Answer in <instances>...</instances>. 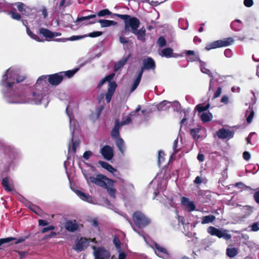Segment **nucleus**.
<instances>
[{"mask_svg":"<svg viewBox=\"0 0 259 259\" xmlns=\"http://www.w3.org/2000/svg\"><path fill=\"white\" fill-rule=\"evenodd\" d=\"M187 60L188 62L199 61L200 63L202 62V61L200 60L199 56H192L191 57L187 58Z\"/></svg>","mask_w":259,"mask_h":259,"instance_id":"52","label":"nucleus"},{"mask_svg":"<svg viewBox=\"0 0 259 259\" xmlns=\"http://www.w3.org/2000/svg\"><path fill=\"white\" fill-rule=\"evenodd\" d=\"M90 240L88 238L81 237L75 242V245L72 248L77 252H80L86 249L89 245Z\"/></svg>","mask_w":259,"mask_h":259,"instance_id":"11","label":"nucleus"},{"mask_svg":"<svg viewBox=\"0 0 259 259\" xmlns=\"http://www.w3.org/2000/svg\"><path fill=\"white\" fill-rule=\"evenodd\" d=\"M243 157L245 160L248 161L250 158V154L248 151H245L243 153Z\"/></svg>","mask_w":259,"mask_h":259,"instance_id":"64","label":"nucleus"},{"mask_svg":"<svg viewBox=\"0 0 259 259\" xmlns=\"http://www.w3.org/2000/svg\"><path fill=\"white\" fill-rule=\"evenodd\" d=\"M100 152L103 157L107 160H110L114 156L113 148L109 145L103 146L101 149Z\"/></svg>","mask_w":259,"mask_h":259,"instance_id":"13","label":"nucleus"},{"mask_svg":"<svg viewBox=\"0 0 259 259\" xmlns=\"http://www.w3.org/2000/svg\"><path fill=\"white\" fill-rule=\"evenodd\" d=\"M103 32L102 31H94L93 32H91L88 34H85L87 37H96L101 36L102 35Z\"/></svg>","mask_w":259,"mask_h":259,"instance_id":"48","label":"nucleus"},{"mask_svg":"<svg viewBox=\"0 0 259 259\" xmlns=\"http://www.w3.org/2000/svg\"><path fill=\"white\" fill-rule=\"evenodd\" d=\"M13 5L17 6L18 10L22 13V15L28 16L29 15L31 9L23 3L17 2Z\"/></svg>","mask_w":259,"mask_h":259,"instance_id":"17","label":"nucleus"},{"mask_svg":"<svg viewBox=\"0 0 259 259\" xmlns=\"http://www.w3.org/2000/svg\"><path fill=\"white\" fill-rule=\"evenodd\" d=\"M132 219L135 225L140 229L146 227L151 223V220L140 211L134 212Z\"/></svg>","mask_w":259,"mask_h":259,"instance_id":"5","label":"nucleus"},{"mask_svg":"<svg viewBox=\"0 0 259 259\" xmlns=\"http://www.w3.org/2000/svg\"><path fill=\"white\" fill-rule=\"evenodd\" d=\"M116 145L119 151H120L121 153H123L125 150V145L123 140L121 138L116 140Z\"/></svg>","mask_w":259,"mask_h":259,"instance_id":"27","label":"nucleus"},{"mask_svg":"<svg viewBox=\"0 0 259 259\" xmlns=\"http://www.w3.org/2000/svg\"><path fill=\"white\" fill-rule=\"evenodd\" d=\"M55 227L51 225V226H49L47 227H46V228H44L42 230H41V233H45L47 232H48L49 231H50V230H53L55 229Z\"/></svg>","mask_w":259,"mask_h":259,"instance_id":"58","label":"nucleus"},{"mask_svg":"<svg viewBox=\"0 0 259 259\" xmlns=\"http://www.w3.org/2000/svg\"><path fill=\"white\" fill-rule=\"evenodd\" d=\"M172 54L173 50L170 48H166L161 51V54L160 55L166 58H170L172 57Z\"/></svg>","mask_w":259,"mask_h":259,"instance_id":"29","label":"nucleus"},{"mask_svg":"<svg viewBox=\"0 0 259 259\" xmlns=\"http://www.w3.org/2000/svg\"><path fill=\"white\" fill-rule=\"evenodd\" d=\"M181 203L183 205L187 207L190 211H194L196 208L194 203L190 201L189 199L187 197H183L181 199Z\"/></svg>","mask_w":259,"mask_h":259,"instance_id":"20","label":"nucleus"},{"mask_svg":"<svg viewBox=\"0 0 259 259\" xmlns=\"http://www.w3.org/2000/svg\"><path fill=\"white\" fill-rule=\"evenodd\" d=\"M84 177L88 183L95 184L106 189L110 196L113 198L115 197L116 189L114 188L115 182L114 180L102 174H98L96 177L84 175Z\"/></svg>","mask_w":259,"mask_h":259,"instance_id":"2","label":"nucleus"},{"mask_svg":"<svg viewBox=\"0 0 259 259\" xmlns=\"http://www.w3.org/2000/svg\"><path fill=\"white\" fill-rule=\"evenodd\" d=\"M166 42L165 38L162 36L159 37L157 42L158 46L161 48L164 47L166 45Z\"/></svg>","mask_w":259,"mask_h":259,"instance_id":"49","label":"nucleus"},{"mask_svg":"<svg viewBox=\"0 0 259 259\" xmlns=\"http://www.w3.org/2000/svg\"><path fill=\"white\" fill-rule=\"evenodd\" d=\"M234 40L232 37H228L223 40H218L214 41L206 45L205 49L209 51L211 49H217L221 47H227L230 46Z\"/></svg>","mask_w":259,"mask_h":259,"instance_id":"9","label":"nucleus"},{"mask_svg":"<svg viewBox=\"0 0 259 259\" xmlns=\"http://www.w3.org/2000/svg\"><path fill=\"white\" fill-rule=\"evenodd\" d=\"M131 56V54L130 53L127 56L123 57L118 62L123 65V66L127 63L128 60Z\"/></svg>","mask_w":259,"mask_h":259,"instance_id":"53","label":"nucleus"},{"mask_svg":"<svg viewBox=\"0 0 259 259\" xmlns=\"http://www.w3.org/2000/svg\"><path fill=\"white\" fill-rule=\"evenodd\" d=\"M76 194L82 200L84 201H89V199L91 198L89 195H87L79 190L77 191Z\"/></svg>","mask_w":259,"mask_h":259,"instance_id":"41","label":"nucleus"},{"mask_svg":"<svg viewBox=\"0 0 259 259\" xmlns=\"http://www.w3.org/2000/svg\"><path fill=\"white\" fill-rule=\"evenodd\" d=\"M234 186L235 187H237L242 190H248L250 191H252L254 190L250 186H246L244 183H243L241 182L236 183L234 184Z\"/></svg>","mask_w":259,"mask_h":259,"instance_id":"34","label":"nucleus"},{"mask_svg":"<svg viewBox=\"0 0 259 259\" xmlns=\"http://www.w3.org/2000/svg\"><path fill=\"white\" fill-rule=\"evenodd\" d=\"M99 17H104L106 15L116 16L124 21V30L126 32H131L137 36V39L142 42L146 40V29L142 27L139 30L138 28L140 26V22L139 19L135 17H132L127 14H119L112 13L108 9H103L97 13Z\"/></svg>","mask_w":259,"mask_h":259,"instance_id":"1","label":"nucleus"},{"mask_svg":"<svg viewBox=\"0 0 259 259\" xmlns=\"http://www.w3.org/2000/svg\"><path fill=\"white\" fill-rule=\"evenodd\" d=\"M65 1L66 0H61L58 7L57 8L58 12H63L65 10V8L67 6L65 5Z\"/></svg>","mask_w":259,"mask_h":259,"instance_id":"50","label":"nucleus"},{"mask_svg":"<svg viewBox=\"0 0 259 259\" xmlns=\"http://www.w3.org/2000/svg\"><path fill=\"white\" fill-rule=\"evenodd\" d=\"M217 135L219 139H222L232 138L234 136V132L228 129L222 128L217 132Z\"/></svg>","mask_w":259,"mask_h":259,"instance_id":"14","label":"nucleus"},{"mask_svg":"<svg viewBox=\"0 0 259 259\" xmlns=\"http://www.w3.org/2000/svg\"><path fill=\"white\" fill-rule=\"evenodd\" d=\"M155 248L156 250V252L162 254H168V252L166 249L160 246L159 244L155 243Z\"/></svg>","mask_w":259,"mask_h":259,"instance_id":"37","label":"nucleus"},{"mask_svg":"<svg viewBox=\"0 0 259 259\" xmlns=\"http://www.w3.org/2000/svg\"><path fill=\"white\" fill-rule=\"evenodd\" d=\"M104 108V106L103 105L100 106L96 109L95 112L92 113L91 114V118L94 121L98 120Z\"/></svg>","mask_w":259,"mask_h":259,"instance_id":"23","label":"nucleus"},{"mask_svg":"<svg viewBox=\"0 0 259 259\" xmlns=\"http://www.w3.org/2000/svg\"><path fill=\"white\" fill-rule=\"evenodd\" d=\"M39 85L38 84L36 87L35 84L33 88H29L26 89L25 94L23 96L27 100V102H34L35 104L40 103L41 98L40 95L39 93L34 91V90Z\"/></svg>","mask_w":259,"mask_h":259,"instance_id":"6","label":"nucleus"},{"mask_svg":"<svg viewBox=\"0 0 259 259\" xmlns=\"http://www.w3.org/2000/svg\"><path fill=\"white\" fill-rule=\"evenodd\" d=\"M113 242L117 248H120L121 247V242L119 238L117 236H115L113 240Z\"/></svg>","mask_w":259,"mask_h":259,"instance_id":"51","label":"nucleus"},{"mask_svg":"<svg viewBox=\"0 0 259 259\" xmlns=\"http://www.w3.org/2000/svg\"><path fill=\"white\" fill-rule=\"evenodd\" d=\"M9 70H7L6 73L2 76V79L1 81V85L7 89L9 90L14 87L15 83L14 82H7V80L8 78V72Z\"/></svg>","mask_w":259,"mask_h":259,"instance_id":"18","label":"nucleus"},{"mask_svg":"<svg viewBox=\"0 0 259 259\" xmlns=\"http://www.w3.org/2000/svg\"><path fill=\"white\" fill-rule=\"evenodd\" d=\"M164 155H165V154H164V152L163 151H162V150L159 151V152H158V162L159 165H160L162 162H164Z\"/></svg>","mask_w":259,"mask_h":259,"instance_id":"47","label":"nucleus"},{"mask_svg":"<svg viewBox=\"0 0 259 259\" xmlns=\"http://www.w3.org/2000/svg\"><path fill=\"white\" fill-rule=\"evenodd\" d=\"M99 164L104 168L107 169L108 171L112 173L113 176L117 178L120 179H121V174L120 172L115 168H114L111 165L108 163L106 162L103 161H99Z\"/></svg>","mask_w":259,"mask_h":259,"instance_id":"12","label":"nucleus"},{"mask_svg":"<svg viewBox=\"0 0 259 259\" xmlns=\"http://www.w3.org/2000/svg\"><path fill=\"white\" fill-rule=\"evenodd\" d=\"M93 155V152L90 150L86 151L83 154V157L85 160H88Z\"/></svg>","mask_w":259,"mask_h":259,"instance_id":"56","label":"nucleus"},{"mask_svg":"<svg viewBox=\"0 0 259 259\" xmlns=\"http://www.w3.org/2000/svg\"><path fill=\"white\" fill-rule=\"evenodd\" d=\"M248 113L249 115L247 116L246 121L248 123H250L252 121L254 114L253 108L251 107L250 106H249V109L246 111V114Z\"/></svg>","mask_w":259,"mask_h":259,"instance_id":"38","label":"nucleus"},{"mask_svg":"<svg viewBox=\"0 0 259 259\" xmlns=\"http://www.w3.org/2000/svg\"><path fill=\"white\" fill-rule=\"evenodd\" d=\"M27 206L28 208L37 214H39V213L41 211V209L39 207L30 202H29Z\"/></svg>","mask_w":259,"mask_h":259,"instance_id":"42","label":"nucleus"},{"mask_svg":"<svg viewBox=\"0 0 259 259\" xmlns=\"http://www.w3.org/2000/svg\"><path fill=\"white\" fill-rule=\"evenodd\" d=\"M65 228L70 232H74L78 229L79 226L76 220H68L65 223Z\"/></svg>","mask_w":259,"mask_h":259,"instance_id":"16","label":"nucleus"},{"mask_svg":"<svg viewBox=\"0 0 259 259\" xmlns=\"http://www.w3.org/2000/svg\"><path fill=\"white\" fill-rule=\"evenodd\" d=\"M96 16L97 15L96 14H93V15H90L86 16H82V17H77L76 22H82L84 20H90L91 19H94L96 17Z\"/></svg>","mask_w":259,"mask_h":259,"instance_id":"43","label":"nucleus"},{"mask_svg":"<svg viewBox=\"0 0 259 259\" xmlns=\"http://www.w3.org/2000/svg\"><path fill=\"white\" fill-rule=\"evenodd\" d=\"M132 121L131 116H128L124 120L119 121V119L115 120L114 126L111 131V136L112 138L117 140L120 137V128L124 125L129 124Z\"/></svg>","mask_w":259,"mask_h":259,"instance_id":"7","label":"nucleus"},{"mask_svg":"<svg viewBox=\"0 0 259 259\" xmlns=\"http://www.w3.org/2000/svg\"><path fill=\"white\" fill-rule=\"evenodd\" d=\"M156 65L154 60L151 57H147L143 60V66L139 70L136 79L130 89V92H134L138 87L141 81L142 75L145 70H155Z\"/></svg>","mask_w":259,"mask_h":259,"instance_id":"3","label":"nucleus"},{"mask_svg":"<svg viewBox=\"0 0 259 259\" xmlns=\"http://www.w3.org/2000/svg\"><path fill=\"white\" fill-rule=\"evenodd\" d=\"M253 198L255 202L259 205V191H257L254 193Z\"/></svg>","mask_w":259,"mask_h":259,"instance_id":"63","label":"nucleus"},{"mask_svg":"<svg viewBox=\"0 0 259 259\" xmlns=\"http://www.w3.org/2000/svg\"><path fill=\"white\" fill-rule=\"evenodd\" d=\"M79 142L78 141H74L72 139V150L74 153H76V148L79 146Z\"/></svg>","mask_w":259,"mask_h":259,"instance_id":"55","label":"nucleus"},{"mask_svg":"<svg viewBox=\"0 0 259 259\" xmlns=\"http://www.w3.org/2000/svg\"><path fill=\"white\" fill-rule=\"evenodd\" d=\"M115 76V73H111L102 78L98 84L97 88L100 89L106 81H111Z\"/></svg>","mask_w":259,"mask_h":259,"instance_id":"25","label":"nucleus"},{"mask_svg":"<svg viewBox=\"0 0 259 259\" xmlns=\"http://www.w3.org/2000/svg\"><path fill=\"white\" fill-rule=\"evenodd\" d=\"M28 238V236H24L21 237L18 239H17L15 237H8L5 238H1L0 239V246L3 245V244L9 243L12 241H15L14 242V244H17L23 242L25 241L26 239H27Z\"/></svg>","mask_w":259,"mask_h":259,"instance_id":"15","label":"nucleus"},{"mask_svg":"<svg viewBox=\"0 0 259 259\" xmlns=\"http://www.w3.org/2000/svg\"><path fill=\"white\" fill-rule=\"evenodd\" d=\"M201 120L203 122H207L210 121L212 118V114L208 112H204L202 113L200 115Z\"/></svg>","mask_w":259,"mask_h":259,"instance_id":"28","label":"nucleus"},{"mask_svg":"<svg viewBox=\"0 0 259 259\" xmlns=\"http://www.w3.org/2000/svg\"><path fill=\"white\" fill-rule=\"evenodd\" d=\"M39 34L45 37L47 41H50L53 38V32L46 28H40Z\"/></svg>","mask_w":259,"mask_h":259,"instance_id":"19","label":"nucleus"},{"mask_svg":"<svg viewBox=\"0 0 259 259\" xmlns=\"http://www.w3.org/2000/svg\"><path fill=\"white\" fill-rule=\"evenodd\" d=\"M119 40L121 44H128L129 42V40L127 39V38H125L123 35L119 36Z\"/></svg>","mask_w":259,"mask_h":259,"instance_id":"60","label":"nucleus"},{"mask_svg":"<svg viewBox=\"0 0 259 259\" xmlns=\"http://www.w3.org/2000/svg\"><path fill=\"white\" fill-rule=\"evenodd\" d=\"M78 68H76L73 70H70L66 71H61V73L62 74L63 78L65 76H66L68 78H70L75 74V73L78 71Z\"/></svg>","mask_w":259,"mask_h":259,"instance_id":"31","label":"nucleus"},{"mask_svg":"<svg viewBox=\"0 0 259 259\" xmlns=\"http://www.w3.org/2000/svg\"><path fill=\"white\" fill-rule=\"evenodd\" d=\"M90 223H91L92 225L96 228H98V230L100 229L99 226V223L98 219L96 218H95L92 220L90 221Z\"/></svg>","mask_w":259,"mask_h":259,"instance_id":"54","label":"nucleus"},{"mask_svg":"<svg viewBox=\"0 0 259 259\" xmlns=\"http://www.w3.org/2000/svg\"><path fill=\"white\" fill-rule=\"evenodd\" d=\"M113 94V93L107 92V93L106 94V100L107 103H109L110 102Z\"/></svg>","mask_w":259,"mask_h":259,"instance_id":"61","label":"nucleus"},{"mask_svg":"<svg viewBox=\"0 0 259 259\" xmlns=\"http://www.w3.org/2000/svg\"><path fill=\"white\" fill-rule=\"evenodd\" d=\"M253 210V207L250 205H245L243 207L242 211L245 218L251 214Z\"/></svg>","mask_w":259,"mask_h":259,"instance_id":"26","label":"nucleus"},{"mask_svg":"<svg viewBox=\"0 0 259 259\" xmlns=\"http://www.w3.org/2000/svg\"><path fill=\"white\" fill-rule=\"evenodd\" d=\"M47 79L52 85L57 86L62 81L63 78L61 72L51 75H41L37 79L35 86L41 84L42 81H46Z\"/></svg>","mask_w":259,"mask_h":259,"instance_id":"4","label":"nucleus"},{"mask_svg":"<svg viewBox=\"0 0 259 259\" xmlns=\"http://www.w3.org/2000/svg\"><path fill=\"white\" fill-rule=\"evenodd\" d=\"M109 82V87L107 90V92L114 93V92L115 91V89L117 87V84L115 81H108Z\"/></svg>","mask_w":259,"mask_h":259,"instance_id":"44","label":"nucleus"},{"mask_svg":"<svg viewBox=\"0 0 259 259\" xmlns=\"http://www.w3.org/2000/svg\"><path fill=\"white\" fill-rule=\"evenodd\" d=\"M253 4V0H244V5L247 7H250Z\"/></svg>","mask_w":259,"mask_h":259,"instance_id":"62","label":"nucleus"},{"mask_svg":"<svg viewBox=\"0 0 259 259\" xmlns=\"http://www.w3.org/2000/svg\"><path fill=\"white\" fill-rule=\"evenodd\" d=\"M215 220V216L210 214L208 215H206L203 217L202 218L201 224H206L210 223H212Z\"/></svg>","mask_w":259,"mask_h":259,"instance_id":"30","label":"nucleus"},{"mask_svg":"<svg viewBox=\"0 0 259 259\" xmlns=\"http://www.w3.org/2000/svg\"><path fill=\"white\" fill-rule=\"evenodd\" d=\"M98 22L101 24L102 27H107L112 25H116L117 23L112 20L100 19Z\"/></svg>","mask_w":259,"mask_h":259,"instance_id":"24","label":"nucleus"},{"mask_svg":"<svg viewBox=\"0 0 259 259\" xmlns=\"http://www.w3.org/2000/svg\"><path fill=\"white\" fill-rule=\"evenodd\" d=\"M251 230L252 231L256 232L259 230V222H255L251 226Z\"/></svg>","mask_w":259,"mask_h":259,"instance_id":"57","label":"nucleus"},{"mask_svg":"<svg viewBox=\"0 0 259 259\" xmlns=\"http://www.w3.org/2000/svg\"><path fill=\"white\" fill-rule=\"evenodd\" d=\"M207 231L212 236L223 238L226 240H230L232 238V235L228 233V230L226 229H219L213 226H209L207 228Z\"/></svg>","mask_w":259,"mask_h":259,"instance_id":"8","label":"nucleus"},{"mask_svg":"<svg viewBox=\"0 0 259 259\" xmlns=\"http://www.w3.org/2000/svg\"><path fill=\"white\" fill-rule=\"evenodd\" d=\"M92 248L94 250L95 259H108L110 257L109 251L103 247H99L97 249L96 246H93Z\"/></svg>","mask_w":259,"mask_h":259,"instance_id":"10","label":"nucleus"},{"mask_svg":"<svg viewBox=\"0 0 259 259\" xmlns=\"http://www.w3.org/2000/svg\"><path fill=\"white\" fill-rule=\"evenodd\" d=\"M203 63H204L202 61L201 63H200V68L201 71L203 73L208 74L209 76L211 78L209 82V90L210 91L212 87L213 77L212 75V73L211 72V71L209 69L205 68V66H204V65H203Z\"/></svg>","mask_w":259,"mask_h":259,"instance_id":"21","label":"nucleus"},{"mask_svg":"<svg viewBox=\"0 0 259 259\" xmlns=\"http://www.w3.org/2000/svg\"><path fill=\"white\" fill-rule=\"evenodd\" d=\"M238 253L237 249L235 247L228 248L226 249V254L230 257H235Z\"/></svg>","mask_w":259,"mask_h":259,"instance_id":"36","label":"nucleus"},{"mask_svg":"<svg viewBox=\"0 0 259 259\" xmlns=\"http://www.w3.org/2000/svg\"><path fill=\"white\" fill-rule=\"evenodd\" d=\"M2 185L3 187L4 188L5 190H6L7 191L11 192L12 191L13 189L9 183L8 178H5L3 179Z\"/></svg>","mask_w":259,"mask_h":259,"instance_id":"32","label":"nucleus"},{"mask_svg":"<svg viewBox=\"0 0 259 259\" xmlns=\"http://www.w3.org/2000/svg\"><path fill=\"white\" fill-rule=\"evenodd\" d=\"M8 102L9 103H22L25 102V101L21 100L19 97L18 96H14L8 97Z\"/></svg>","mask_w":259,"mask_h":259,"instance_id":"33","label":"nucleus"},{"mask_svg":"<svg viewBox=\"0 0 259 259\" xmlns=\"http://www.w3.org/2000/svg\"><path fill=\"white\" fill-rule=\"evenodd\" d=\"M85 37H86V35H85V34L83 35H72L69 38H64V40L63 41H65V40L75 41Z\"/></svg>","mask_w":259,"mask_h":259,"instance_id":"45","label":"nucleus"},{"mask_svg":"<svg viewBox=\"0 0 259 259\" xmlns=\"http://www.w3.org/2000/svg\"><path fill=\"white\" fill-rule=\"evenodd\" d=\"M171 106V103L166 100H164L157 105V109L158 111H165L168 110Z\"/></svg>","mask_w":259,"mask_h":259,"instance_id":"22","label":"nucleus"},{"mask_svg":"<svg viewBox=\"0 0 259 259\" xmlns=\"http://www.w3.org/2000/svg\"><path fill=\"white\" fill-rule=\"evenodd\" d=\"M27 34L32 39L35 40L36 41L38 42H43L44 40L41 39L40 37L34 34L28 27H27Z\"/></svg>","mask_w":259,"mask_h":259,"instance_id":"35","label":"nucleus"},{"mask_svg":"<svg viewBox=\"0 0 259 259\" xmlns=\"http://www.w3.org/2000/svg\"><path fill=\"white\" fill-rule=\"evenodd\" d=\"M209 107V104H207L205 106H203L202 104H199L196 106L195 109H196L198 112L201 113L203 111H206Z\"/></svg>","mask_w":259,"mask_h":259,"instance_id":"40","label":"nucleus"},{"mask_svg":"<svg viewBox=\"0 0 259 259\" xmlns=\"http://www.w3.org/2000/svg\"><path fill=\"white\" fill-rule=\"evenodd\" d=\"M9 15H10L11 17L13 19L20 21L21 20V16L18 13L16 12V10L14 9V10L11 11L9 12Z\"/></svg>","mask_w":259,"mask_h":259,"instance_id":"39","label":"nucleus"},{"mask_svg":"<svg viewBox=\"0 0 259 259\" xmlns=\"http://www.w3.org/2000/svg\"><path fill=\"white\" fill-rule=\"evenodd\" d=\"M221 92H222V89L220 87H219L217 91L215 92V93H214V95H213V99H215V98H217L218 97H219L221 94Z\"/></svg>","mask_w":259,"mask_h":259,"instance_id":"59","label":"nucleus"},{"mask_svg":"<svg viewBox=\"0 0 259 259\" xmlns=\"http://www.w3.org/2000/svg\"><path fill=\"white\" fill-rule=\"evenodd\" d=\"M200 132V129L198 128H192L190 130V134L193 138H199V136L198 134Z\"/></svg>","mask_w":259,"mask_h":259,"instance_id":"46","label":"nucleus"}]
</instances>
